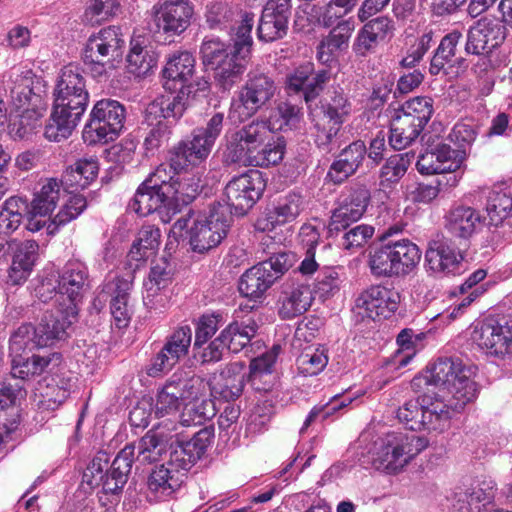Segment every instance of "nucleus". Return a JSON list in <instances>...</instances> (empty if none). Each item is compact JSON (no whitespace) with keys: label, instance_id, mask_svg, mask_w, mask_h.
I'll use <instances>...</instances> for the list:
<instances>
[{"label":"nucleus","instance_id":"nucleus-1","mask_svg":"<svg viewBox=\"0 0 512 512\" xmlns=\"http://www.w3.org/2000/svg\"><path fill=\"white\" fill-rule=\"evenodd\" d=\"M475 369L459 358H438L425 372L412 380L420 389L433 385L448 394L446 400L422 395L406 401L397 411V418L411 431H443L449 426L450 410L461 411L477 397Z\"/></svg>","mask_w":512,"mask_h":512},{"label":"nucleus","instance_id":"nucleus-2","mask_svg":"<svg viewBox=\"0 0 512 512\" xmlns=\"http://www.w3.org/2000/svg\"><path fill=\"white\" fill-rule=\"evenodd\" d=\"M54 101L44 136L60 142L71 136L81 121L89 102L85 77L77 66L61 69L53 92Z\"/></svg>","mask_w":512,"mask_h":512},{"label":"nucleus","instance_id":"nucleus-3","mask_svg":"<svg viewBox=\"0 0 512 512\" xmlns=\"http://www.w3.org/2000/svg\"><path fill=\"white\" fill-rule=\"evenodd\" d=\"M506 38L505 27L497 20L481 18L469 27L465 52L477 57L472 71L479 77L507 65V55L500 48Z\"/></svg>","mask_w":512,"mask_h":512},{"label":"nucleus","instance_id":"nucleus-4","mask_svg":"<svg viewBox=\"0 0 512 512\" xmlns=\"http://www.w3.org/2000/svg\"><path fill=\"white\" fill-rule=\"evenodd\" d=\"M428 445L424 437L404 432H388L375 440L367 451V462L388 474L401 471Z\"/></svg>","mask_w":512,"mask_h":512},{"label":"nucleus","instance_id":"nucleus-5","mask_svg":"<svg viewBox=\"0 0 512 512\" xmlns=\"http://www.w3.org/2000/svg\"><path fill=\"white\" fill-rule=\"evenodd\" d=\"M353 104L340 87L329 91L321 101L318 110L311 113L314 141L324 153L337 149V136L343 123L350 117Z\"/></svg>","mask_w":512,"mask_h":512},{"label":"nucleus","instance_id":"nucleus-6","mask_svg":"<svg viewBox=\"0 0 512 512\" xmlns=\"http://www.w3.org/2000/svg\"><path fill=\"white\" fill-rule=\"evenodd\" d=\"M57 312L58 315L46 312L37 326L21 325L10 338L9 350L19 352L47 347L62 339L66 329L77 321L78 308L66 305Z\"/></svg>","mask_w":512,"mask_h":512},{"label":"nucleus","instance_id":"nucleus-7","mask_svg":"<svg viewBox=\"0 0 512 512\" xmlns=\"http://www.w3.org/2000/svg\"><path fill=\"white\" fill-rule=\"evenodd\" d=\"M420 260L421 251L411 240H387L370 251L368 267L376 278H399L411 274Z\"/></svg>","mask_w":512,"mask_h":512},{"label":"nucleus","instance_id":"nucleus-8","mask_svg":"<svg viewBox=\"0 0 512 512\" xmlns=\"http://www.w3.org/2000/svg\"><path fill=\"white\" fill-rule=\"evenodd\" d=\"M200 53L203 64L214 71L215 80L230 89L246 70L250 55L219 38L206 37Z\"/></svg>","mask_w":512,"mask_h":512},{"label":"nucleus","instance_id":"nucleus-9","mask_svg":"<svg viewBox=\"0 0 512 512\" xmlns=\"http://www.w3.org/2000/svg\"><path fill=\"white\" fill-rule=\"evenodd\" d=\"M125 107L113 99L97 101L84 126L82 137L88 145L105 144L114 141L124 127Z\"/></svg>","mask_w":512,"mask_h":512},{"label":"nucleus","instance_id":"nucleus-10","mask_svg":"<svg viewBox=\"0 0 512 512\" xmlns=\"http://www.w3.org/2000/svg\"><path fill=\"white\" fill-rule=\"evenodd\" d=\"M204 389L201 377L192 371L176 370L157 392L155 414L163 417L176 413L186 401L196 400Z\"/></svg>","mask_w":512,"mask_h":512},{"label":"nucleus","instance_id":"nucleus-11","mask_svg":"<svg viewBox=\"0 0 512 512\" xmlns=\"http://www.w3.org/2000/svg\"><path fill=\"white\" fill-rule=\"evenodd\" d=\"M124 45L119 27L109 26L92 34L82 51V59L93 77H101L113 67Z\"/></svg>","mask_w":512,"mask_h":512},{"label":"nucleus","instance_id":"nucleus-12","mask_svg":"<svg viewBox=\"0 0 512 512\" xmlns=\"http://www.w3.org/2000/svg\"><path fill=\"white\" fill-rule=\"evenodd\" d=\"M278 87L275 80L263 72L251 71L241 86L237 99L231 103L230 114H238L239 120L255 115L275 97Z\"/></svg>","mask_w":512,"mask_h":512},{"label":"nucleus","instance_id":"nucleus-13","mask_svg":"<svg viewBox=\"0 0 512 512\" xmlns=\"http://www.w3.org/2000/svg\"><path fill=\"white\" fill-rule=\"evenodd\" d=\"M471 339L488 356L512 359V318H485L475 325Z\"/></svg>","mask_w":512,"mask_h":512},{"label":"nucleus","instance_id":"nucleus-14","mask_svg":"<svg viewBox=\"0 0 512 512\" xmlns=\"http://www.w3.org/2000/svg\"><path fill=\"white\" fill-rule=\"evenodd\" d=\"M232 222L227 207L218 203L213 206L207 217L197 219L189 230L192 249L203 253L221 243L226 237Z\"/></svg>","mask_w":512,"mask_h":512},{"label":"nucleus","instance_id":"nucleus-15","mask_svg":"<svg viewBox=\"0 0 512 512\" xmlns=\"http://www.w3.org/2000/svg\"><path fill=\"white\" fill-rule=\"evenodd\" d=\"M371 201V193L366 185L355 184L347 187L339 196L328 225L329 232L339 233L359 221Z\"/></svg>","mask_w":512,"mask_h":512},{"label":"nucleus","instance_id":"nucleus-16","mask_svg":"<svg viewBox=\"0 0 512 512\" xmlns=\"http://www.w3.org/2000/svg\"><path fill=\"white\" fill-rule=\"evenodd\" d=\"M265 189L262 174L258 170H251L232 178L225 187V198L228 212L244 215L260 199Z\"/></svg>","mask_w":512,"mask_h":512},{"label":"nucleus","instance_id":"nucleus-17","mask_svg":"<svg viewBox=\"0 0 512 512\" xmlns=\"http://www.w3.org/2000/svg\"><path fill=\"white\" fill-rule=\"evenodd\" d=\"M265 120H253L242 126L231 137L227 145V160L241 164L256 149L262 147L273 134Z\"/></svg>","mask_w":512,"mask_h":512},{"label":"nucleus","instance_id":"nucleus-18","mask_svg":"<svg viewBox=\"0 0 512 512\" xmlns=\"http://www.w3.org/2000/svg\"><path fill=\"white\" fill-rule=\"evenodd\" d=\"M194 7L188 0H160L152 7L153 21L169 36L182 34L191 24Z\"/></svg>","mask_w":512,"mask_h":512},{"label":"nucleus","instance_id":"nucleus-19","mask_svg":"<svg viewBox=\"0 0 512 512\" xmlns=\"http://www.w3.org/2000/svg\"><path fill=\"white\" fill-rule=\"evenodd\" d=\"M400 293L384 285H371L363 290L355 300L359 313L372 320L387 319L398 309Z\"/></svg>","mask_w":512,"mask_h":512},{"label":"nucleus","instance_id":"nucleus-20","mask_svg":"<svg viewBox=\"0 0 512 512\" xmlns=\"http://www.w3.org/2000/svg\"><path fill=\"white\" fill-rule=\"evenodd\" d=\"M463 259L461 251L451 240L436 239L429 242L425 252V268L436 276L456 274Z\"/></svg>","mask_w":512,"mask_h":512},{"label":"nucleus","instance_id":"nucleus-21","mask_svg":"<svg viewBox=\"0 0 512 512\" xmlns=\"http://www.w3.org/2000/svg\"><path fill=\"white\" fill-rule=\"evenodd\" d=\"M330 79L326 69L314 71V64L306 62L296 67L286 78V90L289 94H301L306 103L314 100Z\"/></svg>","mask_w":512,"mask_h":512},{"label":"nucleus","instance_id":"nucleus-22","mask_svg":"<svg viewBox=\"0 0 512 512\" xmlns=\"http://www.w3.org/2000/svg\"><path fill=\"white\" fill-rule=\"evenodd\" d=\"M462 163V152L452 149L448 144L440 143L422 153L418 157L416 167L422 175H434L459 170Z\"/></svg>","mask_w":512,"mask_h":512},{"label":"nucleus","instance_id":"nucleus-23","mask_svg":"<svg viewBox=\"0 0 512 512\" xmlns=\"http://www.w3.org/2000/svg\"><path fill=\"white\" fill-rule=\"evenodd\" d=\"M58 293L66 295L69 303L75 305L82 300L85 291L89 288V272L87 266L80 260H69L58 273Z\"/></svg>","mask_w":512,"mask_h":512},{"label":"nucleus","instance_id":"nucleus-24","mask_svg":"<svg viewBox=\"0 0 512 512\" xmlns=\"http://www.w3.org/2000/svg\"><path fill=\"white\" fill-rule=\"evenodd\" d=\"M34 80L35 74L28 68L14 67L9 72L7 89L11 105L16 110L39 106L41 97L33 91Z\"/></svg>","mask_w":512,"mask_h":512},{"label":"nucleus","instance_id":"nucleus-25","mask_svg":"<svg viewBox=\"0 0 512 512\" xmlns=\"http://www.w3.org/2000/svg\"><path fill=\"white\" fill-rule=\"evenodd\" d=\"M310 285L305 282H286L278 300L281 319H293L305 313L313 302Z\"/></svg>","mask_w":512,"mask_h":512},{"label":"nucleus","instance_id":"nucleus-26","mask_svg":"<svg viewBox=\"0 0 512 512\" xmlns=\"http://www.w3.org/2000/svg\"><path fill=\"white\" fill-rule=\"evenodd\" d=\"M8 250L12 253L9 278L13 284H20L32 272L38 255L39 245L34 240H11L8 242Z\"/></svg>","mask_w":512,"mask_h":512},{"label":"nucleus","instance_id":"nucleus-27","mask_svg":"<svg viewBox=\"0 0 512 512\" xmlns=\"http://www.w3.org/2000/svg\"><path fill=\"white\" fill-rule=\"evenodd\" d=\"M183 479L176 468L161 464L150 472L146 486L150 501H163L171 497L182 485Z\"/></svg>","mask_w":512,"mask_h":512},{"label":"nucleus","instance_id":"nucleus-28","mask_svg":"<svg viewBox=\"0 0 512 512\" xmlns=\"http://www.w3.org/2000/svg\"><path fill=\"white\" fill-rule=\"evenodd\" d=\"M367 155L363 141L357 140L345 147L331 164L327 177L335 184H340L353 175L362 165Z\"/></svg>","mask_w":512,"mask_h":512},{"label":"nucleus","instance_id":"nucleus-29","mask_svg":"<svg viewBox=\"0 0 512 512\" xmlns=\"http://www.w3.org/2000/svg\"><path fill=\"white\" fill-rule=\"evenodd\" d=\"M195 70V58L188 51H178L169 56L162 71L166 90L187 89L186 83L192 78Z\"/></svg>","mask_w":512,"mask_h":512},{"label":"nucleus","instance_id":"nucleus-30","mask_svg":"<svg viewBox=\"0 0 512 512\" xmlns=\"http://www.w3.org/2000/svg\"><path fill=\"white\" fill-rule=\"evenodd\" d=\"M171 284V274L165 266L155 265L144 282V305L149 310H161L169 303L168 286Z\"/></svg>","mask_w":512,"mask_h":512},{"label":"nucleus","instance_id":"nucleus-31","mask_svg":"<svg viewBox=\"0 0 512 512\" xmlns=\"http://www.w3.org/2000/svg\"><path fill=\"white\" fill-rule=\"evenodd\" d=\"M210 146L200 134L193 132L192 138L179 142L170 152V161L176 168L197 166L209 156Z\"/></svg>","mask_w":512,"mask_h":512},{"label":"nucleus","instance_id":"nucleus-32","mask_svg":"<svg viewBox=\"0 0 512 512\" xmlns=\"http://www.w3.org/2000/svg\"><path fill=\"white\" fill-rule=\"evenodd\" d=\"M355 29L352 18L342 20L323 38L317 47V58L323 64H329L337 55L348 48L349 40Z\"/></svg>","mask_w":512,"mask_h":512},{"label":"nucleus","instance_id":"nucleus-33","mask_svg":"<svg viewBox=\"0 0 512 512\" xmlns=\"http://www.w3.org/2000/svg\"><path fill=\"white\" fill-rule=\"evenodd\" d=\"M178 89L177 95H162L147 106L145 119L149 125H153L154 121L178 119L183 115L188 105V93L185 92L186 89Z\"/></svg>","mask_w":512,"mask_h":512},{"label":"nucleus","instance_id":"nucleus-34","mask_svg":"<svg viewBox=\"0 0 512 512\" xmlns=\"http://www.w3.org/2000/svg\"><path fill=\"white\" fill-rule=\"evenodd\" d=\"M131 283L123 278H115L105 283V292L110 293V310L118 328L128 326L131 309L128 305Z\"/></svg>","mask_w":512,"mask_h":512},{"label":"nucleus","instance_id":"nucleus-35","mask_svg":"<svg viewBox=\"0 0 512 512\" xmlns=\"http://www.w3.org/2000/svg\"><path fill=\"white\" fill-rule=\"evenodd\" d=\"M23 352L10 350L11 374L14 378L22 380L41 374L50 365H58L62 358L59 353H51L45 356L33 355L30 358H25L22 355Z\"/></svg>","mask_w":512,"mask_h":512},{"label":"nucleus","instance_id":"nucleus-36","mask_svg":"<svg viewBox=\"0 0 512 512\" xmlns=\"http://www.w3.org/2000/svg\"><path fill=\"white\" fill-rule=\"evenodd\" d=\"M64 181L50 178L44 182L39 191L35 192L31 202L29 213L39 216H47L54 211L61 199L67 194L63 186Z\"/></svg>","mask_w":512,"mask_h":512},{"label":"nucleus","instance_id":"nucleus-37","mask_svg":"<svg viewBox=\"0 0 512 512\" xmlns=\"http://www.w3.org/2000/svg\"><path fill=\"white\" fill-rule=\"evenodd\" d=\"M494 498V484L491 481L479 482L465 490L454 493L453 507L457 512H474L480 503H489Z\"/></svg>","mask_w":512,"mask_h":512},{"label":"nucleus","instance_id":"nucleus-38","mask_svg":"<svg viewBox=\"0 0 512 512\" xmlns=\"http://www.w3.org/2000/svg\"><path fill=\"white\" fill-rule=\"evenodd\" d=\"M146 42V38L141 35L133 37L130 42L127 69L137 77L147 74L158 61L157 54L146 45Z\"/></svg>","mask_w":512,"mask_h":512},{"label":"nucleus","instance_id":"nucleus-39","mask_svg":"<svg viewBox=\"0 0 512 512\" xmlns=\"http://www.w3.org/2000/svg\"><path fill=\"white\" fill-rule=\"evenodd\" d=\"M286 142L283 137L270 136L265 144L256 149L242 163L243 166L267 168L279 164L285 154Z\"/></svg>","mask_w":512,"mask_h":512},{"label":"nucleus","instance_id":"nucleus-40","mask_svg":"<svg viewBox=\"0 0 512 512\" xmlns=\"http://www.w3.org/2000/svg\"><path fill=\"white\" fill-rule=\"evenodd\" d=\"M303 196L296 192H289L280 197L274 207L267 213V220L272 227L283 225L297 219L305 209Z\"/></svg>","mask_w":512,"mask_h":512},{"label":"nucleus","instance_id":"nucleus-41","mask_svg":"<svg viewBox=\"0 0 512 512\" xmlns=\"http://www.w3.org/2000/svg\"><path fill=\"white\" fill-rule=\"evenodd\" d=\"M273 284V277L269 274V270L259 263L246 270L241 276L239 291L245 297L257 299L262 297Z\"/></svg>","mask_w":512,"mask_h":512},{"label":"nucleus","instance_id":"nucleus-42","mask_svg":"<svg viewBox=\"0 0 512 512\" xmlns=\"http://www.w3.org/2000/svg\"><path fill=\"white\" fill-rule=\"evenodd\" d=\"M238 364H231L223 370L212 387V393L227 402L237 399L244 388V375Z\"/></svg>","mask_w":512,"mask_h":512},{"label":"nucleus","instance_id":"nucleus-43","mask_svg":"<svg viewBox=\"0 0 512 512\" xmlns=\"http://www.w3.org/2000/svg\"><path fill=\"white\" fill-rule=\"evenodd\" d=\"M461 38V32L453 30L441 39L430 61L429 73L431 75L437 76L440 73H447L446 67L451 65L456 56L457 46Z\"/></svg>","mask_w":512,"mask_h":512},{"label":"nucleus","instance_id":"nucleus-44","mask_svg":"<svg viewBox=\"0 0 512 512\" xmlns=\"http://www.w3.org/2000/svg\"><path fill=\"white\" fill-rule=\"evenodd\" d=\"M162 207L169 209L168 198L162 196L157 189L150 188L144 181L129 203V208L140 216H147Z\"/></svg>","mask_w":512,"mask_h":512},{"label":"nucleus","instance_id":"nucleus-45","mask_svg":"<svg viewBox=\"0 0 512 512\" xmlns=\"http://www.w3.org/2000/svg\"><path fill=\"white\" fill-rule=\"evenodd\" d=\"M480 223V214L471 207H456L448 216V229L459 238L467 239L472 236Z\"/></svg>","mask_w":512,"mask_h":512},{"label":"nucleus","instance_id":"nucleus-46","mask_svg":"<svg viewBox=\"0 0 512 512\" xmlns=\"http://www.w3.org/2000/svg\"><path fill=\"white\" fill-rule=\"evenodd\" d=\"M99 171V164L95 158L79 159L74 165L66 169L63 174V181L69 188H86L96 179Z\"/></svg>","mask_w":512,"mask_h":512},{"label":"nucleus","instance_id":"nucleus-47","mask_svg":"<svg viewBox=\"0 0 512 512\" xmlns=\"http://www.w3.org/2000/svg\"><path fill=\"white\" fill-rule=\"evenodd\" d=\"M267 122L270 124L272 131L287 132L297 130L303 122L302 108L288 101L281 102Z\"/></svg>","mask_w":512,"mask_h":512},{"label":"nucleus","instance_id":"nucleus-48","mask_svg":"<svg viewBox=\"0 0 512 512\" xmlns=\"http://www.w3.org/2000/svg\"><path fill=\"white\" fill-rule=\"evenodd\" d=\"M433 114V100L430 97H415L406 101L396 116L408 118L409 122L424 129Z\"/></svg>","mask_w":512,"mask_h":512},{"label":"nucleus","instance_id":"nucleus-49","mask_svg":"<svg viewBox=\"0 0 512 512\" xmlns=\"http://www.w3.org/2000/svg\"><path fill=\"white\" fill-rule=\"evenodd\" d=\"M423 129L409 122L408 118L395 116L392 119L389 144L395 150H402L412 144Z\"/></svg>","mask_w":512,"mask_h":512},{"label":"nucleus","instance_id":"nucleus-50","mask_svg":"<svg viewBox=\"0 0 512 512\" xmlns=\"http://www.w3.org/2000/svg\"><path fill=\"white\" fill-rule=\"evenodd\" d=\"M486 212L491 225L498 226L512 215V194L508 190H493L489 193Z\"/></svg>","mask_w":512,"mask_h":512},{"label":"nucleus","instance_id":"nucleus-51","mask_svg":"<svg viewBox=\"0 0 512 512\" xmlns=\"http://www.w3.org/2000/svg\"><path fill=\"white\" fill-rule=\"evenodd\" d=\"M22 112L10 124V134L14 138L23 139L40 126L44 109L40 106L22 108Z\"/></svg>","mask_w":512,"mask_h":512},{"label":"nucleus","instance_id":"nucleus-52","mask_svg":"<svg viewBox=\"0 0 512 512\" xmlns=\"http://www.w3.org/2000/svg\"><path fill=\"white\" fill-rule=\"evenodd\" d=\"M182 168H176L170 164H160L155 171H153L144 182L152 189L160 191L162 196H169L175 193L173 191L174 184H177V171Z\"/></svg>","mask_w":512,"mask_h":512},{"label":"nucleus","instance_id":"nucleus-53","mask_svg":"<svg viewBox=\"0 0 512 512\" xmlns=\"http://www.w3.org/2000/svg\"><path fill=\"white\" fill-rule=\"evenodd\" d=\"M160 229L154 225H143L138 233L137 242L133 244L131 254L139 259L149 258L160 245Z\"/></svg>","mask_w":512,"mask_h":512},{"label":"nucleus","instance_id":"nucleus-54","mask_svg":"<svg viewBox=\"0 0 512 512\" xmlns=\"http://www.w3.org/2000/svg\"><path fill=\"white\" fill-rule=\"evenodd\" d=\"M65 197V202L52 220L51 224L55 227L51 232H53L57 227L63 226L76 219L87 207V201L83 195L67 191Z\"/></svg>","mask_w":512,"mask_h":512},{"label":"nucleus","instance_id":"nucleus-55","mask_svg":"<svg viewBox=\"0 0 512 512\" xmlns=\"http://www.w3.org/2000/svg\"><path fill=\"white\" fill-rule=\"evenodd\" d=\"M237 318H240V312L235 311L234 320L220 333L226 348L233 353L241 351L255 337V328L253 326L246 327L242 334L235 333L237 331Z\"/></svg>","mask_w":512,"mask_h":512},{"label":"nucleus","instance_id":"nucleus-56","mask_svg":"<svg viewBox=\"0 0 512 512\" xmlns=\"http://www.w3.org/2000/svg\"><path fill=\"white\" fill-rule=\"evenodd\" d=\"M45 387L40 388V394L42 396V403L50 409H55L62 404L69 396L70 393V381L60 380L56 378H46L44 380Z\"/></svg>","mask_w":512,"mask_h":512},{"label":"nucleus","instance_id":"nucleus-57","mask_svg":"<svg viewBox=\"0 0 512 512\" xmlns=\"http://www.w3.org/2000/svg\"><path fill=\"white\" fill-rule=\"evenodd\" d=\"M424 337V334H414L412 329H403L397 336L396 342L399 346L395 362L399 367H404L410 363L417 353V346Z\"/></svg>","mask_w":512,"mask_h":512},{"label":"nucleus","instance_id":"nucleus-58","mask_svg":"<svg viewBox=\"0 0 512 512\" xmlns=\"http://www.w3.org/2000/svg\"><path fill=\"white\" fill-rule=\"evenodd\" d=\"M273 414L274 407L270 402L258 403L247 420L246 434L254 437L267 431Z\"/></svg>","mask_w":512,"mask_h":512},{"label":"nucleus","instance_id":"nucleus-59","mask_svg":"<svg viewBox=\"0 0 512 512\" xmlns=\"http://www.w3.org/2000/svg\"><path fill=\"white\" fill-rule=\"evenodd\" d=\"M161 435L149 434L148 432L140 439L137 449L136 460L141 464H150L159 460L166 453L167 448L159 442Z\"/></svg>","mask_w":512,"mask_h":512},{"label":"nucleus","instance_id":"nucleus-60","mask_svg":"<svg viewBox=\"0 0 512 512\" xmlns=\"http://www.w3.org/2000/svg\"><path fill=\"white\" fill-rule=\"evenodd\" d=\"M171 449L169 460L165 464L170 468H176L183 479L185 472L200 458L186 441L176 443Z\"/></svg>","mask_w":512,"mask_h":512},{"label":"nucleus","instance_id":"nucleus-61","mask_svg":"<svg viewBox=\"0 0 512 512\" xmlns=\"http://www.w3.org/2000/svg\"><path fill=\"white\" fill-rule=\"evenodd\" d=\"M409 161L403 154H396L387 159L380 170V186L390 187L397 183L406 173Z\"/></svg>","mask_w":512,"mask_h":512},{"label":"nucleus","instance_id":"nucleus-62","mask_svg":"<svg viewBox=\"0 0 512 512\" xmlns=\"http://www.w3.org/2000/svg\"><path fill=\"white\" fill-rule=\"evenodd\" d=\"M287 28L288 21L262 12L257 29L258 37L262 41L272 42L284 37L287 33Z\"/></svg>","mask_w":512,"mask_h":512},{"label":"nucleus","instance_id":"nucleus-63","mask_svg":"<svg viewBox=\"0 0 512 512\" xmlns=\"http://www.w3.org/2000/svg\"><path fill=\"white\" fill-rule=\"evenodd\" d=\"M119 0H90L84 12V20L90 25H98L116 13Z\"/></svg>","mask_w":512,"mask_h":512},{"label":"nucleus","instance_id":"nucleus-64","mask_svg":"<svg viewBox=\"0 0 512 512\" xmlns=\"http://www.w3.org/2000/svg\"><path fill=\"white\" fill-rule=\"evenodd\" d=\"M215 414L216 409L212 400L195 401L191 407L186 408L182 413L181 424L183 426L202 425L205 421L214 417Z\"/></svg>","mask_w":512,"mask_h":512}]
</instances>
